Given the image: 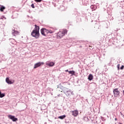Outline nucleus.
I'll use <instances>...</instances> for the list:
<instances>
[{"mask_svg":"<svg viewBox=\"0 0 124 124\" xmlns=\"http://www.w3.org/2000/svg\"><path fill=\"white\" fill-rule=\"evenodd\" d=\"M123 94L124 95V90L123 91Z\"/></svg>","mask_w":124,"mask_h":124,"instance_id":"obj_29","label":"nucleus"},{"mask_svg":"<svg viewBox=\"0 0 124 124\" xmlns=\"http://www.w3.org/2000/svg\"><path fill=\"white\" fill-rule=\"evenodd\" d=\"M121 2L122 3V2H123V1H121Z\"/></svg>","mask_w":124,"mask_h":124,"instance_id":"obj_36","label":"nucleus"},{"mask_svg":"<svg viewBox=\"0 0 124 124\" xmlns=\"http://www.w3.org/2000/svg\"><path fill=\"white\" fill-rule=\"evenodd\" d=\"M65 72H69V71H68V70H65Z\"/></svg>","mask_w":124,"mask_h":124,"instance_id":"obj_26","label":"nucleus"},{"mask_svg":"<svg viewBox=\"0 0 124 124\" xmlns=\"http://www.w3.org/2000/svg\"><path fill=\"white\" fill-rule=\"evenodd\" d=\"M6 82L9 85H11L13 83H14V80H11L9 79V78H6Z\"/></svg>","mask_w":124,"mask_h":124,"instance_id":"obj_9","label":"nucleus"},{"mask_svg":"<svg viewBox=\"0 0 124 124\" xmlns=\"http://www.w3.org/2000/svg\"><path fill=\"white\" fill-rule=\"evenodd\" d=\"M5 96V93H2L1 91H0V98H2V97H4Z\"/></svg>","mask_w":124,"mask_h":124,"instance_id":"obj_15","label":"nucleus"},{"mask_svg":"<svg viewBox=\"0 0 124 124\" xmlns=\"http://www.w3.org/2000/svg\"><path fill=\"white\" fill-rule=\"evenodd\" d=\"M72 115L74 116V117H77V116H78V110H74L72 111Z\"/></svg>","mask_w":124,"mask_h":124,"instance_id":"obj_11","label":"nucleus"},{"mask_svg":"<svg viewBox=\"0 0 124 124\" xmlns=\"http://www.w3.org/2000/svg\"><path fill=\"white\" fill-rule=\"evenodd\" d=\"M5 6L3 5H1V7H0V12H3L4 10L6 9Z\"/></svg>","mask_w":124,"mask_h":124,"instance_id":"obj_12","label":"nucleus"},{"mask_svg":"<svg viewBox=\"0 0 124 124\" xmlns=\"http://www.w3.org/2000/svg\"><path fill=\"white\" fill-rule=\"evenodd\" d=\"M119 124H122L121 123H119Z\"/></svg>","mask_w":124,"mask_h":124,"instance_id":"obj_32","label":"nucleus"},{"mask_svg":"<svg viewBox=\"0 0 124 124\" xmlns=\"http://www.w3.org/2000/svg\"><path fill=\"white\" fill-rule=\"evenodd\" d=\"M85 119H88V118L87 117H85Z\"/></svg>","mask_w":124,"mask_h":124,"instance_id":"obj_34","label":"nucleus"},{"mask_svg":"<svg viewBox=\"0 0 124 124\" xmlns=\"http://www.w3.org/2000/svg\"><path fill=\"white\" fill-rule=\"evenodd\" d=\"M115 120L117 121V118H115Z\"/></svg>","mask_w":124,"mask_h":124,"instance_id":"obj_35","label":"nucleus"},{"mask_svg":"<svg viewBox=\"0 0 124 124\" xmlns=\"http://www.w3.org/2000/svg\"><path fill=\"white\" fill-rule=\"evenodd\" d=\"M61 88L62 91L67 97H70V96H71V94H73V92H72L71 90L63 86H62Z\"/></svg>","mask_w":124,"mask_h":124,"instance_id":"obj_2","label":"nucleus"},{"mask_svg":"<svg viewBox=\"0 0 124 124\" xmlns=\"http://www.w3.org/2000/svg\"><path fill=\"white\" fill-rule=\"evenodd\" d=\"M12 33L13 34V35H14L15 36H16V30H15V28H12Z\"/></svg>","mask_w":124,"mask_h":124,"instance_id":"obj_14","label":"nucleus"},{"mask_svg":"<svg viewBox=\"0 0 124 124\" xmlns=\"http://www.w3.org/2000/svg\"><path fill=\"white\" fill-rule=\"evenodd\" d=\"M31 35L36 39L39 38V27L35 25V28L31 33Z\"/></svg>","mask_w":124,"mask_h":124,"instance_id":"obj_1","label":"nucleus"},{"mask_svg":"<svg viewBox=\"0 0 124 124\" xmlns=\"http://www.w3.org/2000/svg\"><path fill=\"white\" fill-rule=\"evenodd\" d=\"M67 32V31L66 30H64L62 31H59L57 34V38H59L60 39V38H62L63 36H64Z\"/></svg>","mask_w":124,"mask_h":124,"instance_id":"obj_3","label":"nucleus"},{"mask_svg":"<svg viewBox=\"0 0 124 124\" xmlns=\"http://www.w3.org/2000/svg\"><path fill=\"white\" fill-rule=\"evenodd\" d=\"M19 33H20V32L16 31V34H19Z\"/></svg>","mask_w":124,"mask_h":124,"instance_id":"obj_25","label":"nucleus"},{"mask_svg":"<svg viewBox=\"0 0 124 124\" xmlns=\"http://www.w3.org/2000/svg\"><path fill=\"white\" fill-rule=\"evenodd\" d=\"M46 65L47 66H50V67H52V66H54L55 65V62H50V61H47L46 62Z\"/></svg>","mask_w":124,"mask_h":124,"instance_id":"obj_6","label":"nucleus"},{"mask_svg":"<svg viewBox=\"0 0 124 124\" xmlns=\"http://www.w3.org/2000/svg\"><path fill=\"white\" fill-rule=\"evenodd\" d=\"M44 64V62H38L36 63L34 65V68H37V67H39V66H41V65H43Z\"/></svg>","mask_w":124,"mask_h":124,"instance_id":"obj_7","label":"nucleus"},{"mask_svg":"<svg viewBox=\"0 0 124 124\" xmlns=\"http://www.w3.org/2000/svg\"><path fill=\"white\" fill-rule=\"evenodd\" d=\"M121 93V92H120L118 90V88H115L113 89V94H114V96L115 97H118L120 95V94Z\"/></svg>","mask_w":124,"mask_h":124,"instance_id":"obj_5","label":"nucleus"},{"mask_svg":"<svg viewBox=\"0 0 124 124\" xmlns=\"http://www.w3.org/2000/svg\"><path fill=\"white\" fill-rule=\"evenodd\" d=\"M88 79L89 80V81H92V80L93 79V76L92 74H90L88 76Z\"/></svg>","mask_w":124,"mask_h":124,"instance_id":"obj_13","label":"nucleus"},{"mask_svg":"<svg viewBox=\"0 0 124 124\" xmlns=\"http://www.w3.org/2000/svg\"><path fill=\"white\" fill-rule=\"evenodd\" d=\"M81 47H82V46H80L79 47L81 48Z\"/></svg>","mask_w":124,"mask_h":124,"instance_id":"obj_33","label":"nucleus"},{"mask_svg":"<svg viewBox=\"0 0 124 124\" xmlns=\"http://www.w3.org/2000/svg\"><path fill=\"white\" fill-rule=\"evenodd\" d=\"M36 2H41L42 1V0H34Z\"/></svg>","mask_w":124,"mask_h":124,"instance_id":"obj_19","label":"nucleus"},{"mask_svg":"<svg viewBox=\"0 0 124 124\" xmlns=\"http://www.w3.org/2000/svg\"><path fill=\"white\" fill-rule=\"evenodd\" d=\"M117 68H118V70L120 69V64H118V65H117Z\"/></svg>","mask_w":124,"mask_h":124,"instance_id":"obj_23","label":"nucleus"},{"mask_svg":"<svg viewBox=\"0 0 124 124\" xmlns=\"http://www.w3.org/2000/svg\"><path fill=\"white\" fill-rule=\"evenodd\" d=\"M65 117H66L65 115H63L59 116V118L61 119V120H63V119H64Z\"/></svg>","mask_w":124,"mask_h":124,"instance_id":"obj_18","label":"nucleus"},{"mask_svg":"<svg viewBox=\"0 0 124 124\" xmlns=\"http://www.w3.org/2000/svg\"><path fill=\"white\" fill-rule=\"evenodd\" d=\"M11 18H12V19H14V17H13V16H12Z\"/></svg>","mask_w":124,"mask_h":124,"instance_id":"obj_27","label":"nucleus"},{"mask_svg":"<svg viewBox=\"0 0 124 124\" xmlns=\"http://www.w3.org/2000/svg\"><path fill=\"white\" fill-rule=\"evenodd\" d=\"M57 88H58V89H59V86H57Z\"/></svg>","mask_w":124,"mask_h":124,"instance_id":"obj_31","label":"nucleus"},{"mask_svg":"<svg viewBox=\"0 0 124 124\" xmlns=\"http://www.w3.org/2000/svg\"><path fill=\"white\" fill-rule=\"evenodd\" d=\"M69 74H71L72 75H75V71H69Z\"/></svg>","mask_w":124,"mask_h":124,"instance_id":"obj_17","label":"nucleus"},{"mask_svg":"<svg viewBox=\"0 0 124 124\" xmlns=\"http://www.w3.org/2000/svg\"><path fill=\"white\" fill-rule=\"evenodd\" d=\"M8 118L12 120L13 122H16V117L15 116L9 115H8Z\"/></svg>","mask_w":124,"mask_h":124,"instance_id":"obj_10","label":"nucleus"},{"mask_svg":"<svg viewBox=\"0 0 124 124\" xmlns=\"http://www.w3.org/2000/svg\"><path fill=\"white\" fill-rule=\"evenodd\" d=\"M1 5H0V7H1Z\"/></svg>","mask_w":124,"mask_h":124,"instance_id":"obj_37","label":"nucleus"},{"mask_svg":"<svg viewBox=\"0 0 124 124\" xmlns=\"http://www.w3.org/2000/svg\"><path fill=\"white\" fill-rule=\"evenodd\" d=\"M124 66L122 65L120 68V69H121V70H123V69H124Z\"/></svg>","mask_w":124,"mask_h":124,"instance_id":"obj_22","label":"nucleus"},{"mask_svg":"<svg viewBox=\"0 0 124 124\" xmlns=\"http://www.w3.org/2000/svg\"><path fill=\"white\" fill-rule=\"evenodd\" d=\"M10 41V45L13 47H14L16 41L14 39H9Z\"/></svg>","mask_w":124,"mask_h":124,"instance_id":"obj_8","label":"nucleus"},{"mask_svg":"<svg viewBox=\"0 0 124 124\" xmlns=\"http://www.w3.org/2000/svg\"><path fill=\"white\" fill-rule=\"evenodd\" d=\"M48 32H47V34H48V33H53V32H54L53 31H49V30H48Z\"/></svg>","mask_w":124,"mask_h":124,"instance_id":"obj_20","label":"nucleus"},{"mask_svg":"<svg viewBox=\"0 0 124 124\" xmlns=\"http://www.w3.org/2000/svg\"><path fill=\"white\" fill-rule=\"evenodd\" d=\"M16 121H18V119L16 118Z\"/></svg>","mask_w":124,"mask_h":124,"instance_id":"obj_30","label":"nucleus"},{"mask_svg":"<svg viewBox=\"0 0 124 124\" xmlns=\"http://www.w3.org/2000/svg\"><path fill=\"white\" fill-rule=\"evenodd\" d=\"M6 19V18H5V17H4V16H2L1 17H0V19Z\"/></svg>","mask_w":124,"mask_h":124,"instance_id":"obj_24","label":"nucleus"},{"mask_svg":"<svg viewBox=\"0 0 124 124\" xmlns=\"http://www.w3.org/2000/svg\"><path fill=\"white\" fill-rule=\"evenodd\" d=\"M48 32H49L48 30L45 28H42L41 29V33L42 35H44V36H46L47 34H48Z\"/></svg>","mask_w":124,"mask_h":124,"instance_id":"obj_4","label":"nucleus"},{"mask_svg":"<svg viewBox=\"0 0 124 124\" xmlns=\"http://www.w3.org/2000/svg\"><path fill=\"white\" fill-rule=\"evenodd\" d=\"M91 8L92 9V11H93V10H95L96 9V6L92 5L91 6Z\"/></svg>","mask_w":124,"mask_h":124,"instance_id":"obj_16","label":"nucleus"},{"mask_svg":"<svg viewBox=\"0 0 124 124\" xmlns=\"http://www.w3.org/2000/svg\"><path fill=\"white\" fill-rule=\"evenodd\" d=\"M31 7H32V8H35L34 4L33 3L31 4Z\"/></svg>","mask_w":124,"mask_h":124,"instance_id":"obj_21","label":"nucleus"},{"mask_svg":"<svg viewBox=\"0 0 124 124\" xmlns=\"http://www.w3.org/2000/svg\"><path fill=\"white\" fill-rule=\"evenodd\" d=\"M121 115H123V113L122 112H120Z\"/></svg>","mask_w":124,"mask_h":124,"instance_id":"obj_28","label":"nucleus"}]
</instances>
